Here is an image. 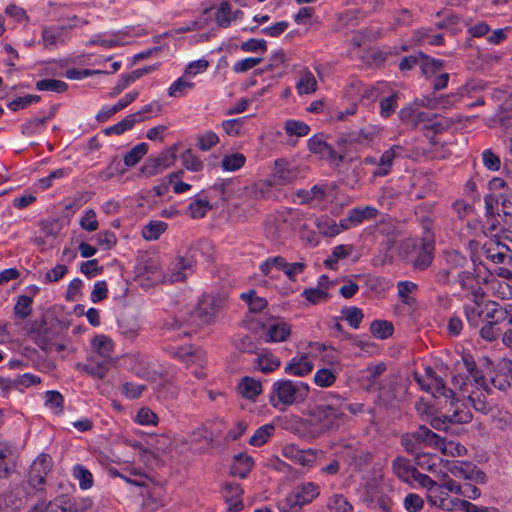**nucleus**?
<instances>
[{
  "label": "nucleus",
  "instance_id": "6",
  "mask_svg": "<svg viewBox=\"0 0 512 512\" xmlns=\"http://www.w3.org/2000/svg\"><path fill=\"white\" fill-rule=\"evenodd\" d=\"M489 276L490 273L485 265L473 260L472 270L458 271L455 283L459 284L465 297L479 299L480 295H484L482 285L488 282Z\"/></svg>",
  "mask_w": 512,
  "mask_h": 512
},
{
  "label": "nucleus",
  "instance_id": "42",
  "mask_svg": "<svg viewBox=\"0 0 512 512\" xmlns=\"http://www.w3.org/2000/svg\"><path fill=\"white\" fill-rule=\"evenodd\" d=\"M392 469L399 479L412 486V477L416 468L411 465L409 460L403 457L396 458L392 463Z\"/></svg>",
  "mask_w": 512,
  "mask_h": 512
},
{
  "label": "nucleus",
  "instance_id": "31",
  "mask_svg": "<svg viewBox=\"0 0 512 512\" xmlns=\"http://www.w3.org/2000/svg\"><path fill=\"white\" fill-rule=\"evenodd\" d=\"M170 354L185 362L187 366L196 364L199 367H203L206 363V354L204 351L199 349L193 350L191 347L171 348Z\"/></svg>",
  "mask_w": 512,
  "mask_h": 512
},
{
  "label": "nucleus",
  "instance_id": "9",
  "mask_svg": "<svg viewBox=\"0 0 512 512\" xmlns=\"http://www.w3.org/2000/svg\"><path fill=\"white\" fill-rule=\"evenodd\" d=\"M452 383L461 392L462 397L468 399L476 411L482 413L489 411L490 406L486 400V393L481 388H476L470 374L462 375L458 373L452 377Z\"/></svg>",
  "mask_w": 512,
  "mask_h": 512
},
{
  "label": "nucleus",
  "instance_id": "21",
  "mask_svg": "<svg viewBox=\"0 0 512 512\" xmlns=\"http://www.w3.org/2000/svg\"><path fill=\"white\" fill-rule=\"evenodd\" d=\"M483 253L487 259L496 264H502L512 259L510 248L497 239L486 241L483 245Z\"/></svg>",
  "mask_w": 512,
  "mask_h": 512
},
{
  "label": "nucleus",
  "instance_id": "15",
  "mask_svg": "<svg viewBox=\"0 0 512 512\" xmlns=\"http://www.w3.org/2000/svg\"><path fill=\"white\" fill-rule=\"evenodd\" d=\"M345 414L342 410L330 405H322L317 408L314 419L320 429V434L337 429L342 423Z\"/></svg>",
  "mask_w": 512,
  "mask_h": 512
},
{
  "label": "nucleus",
  "instance_id": "14",
  "mask_svg": "<svg viewBox=\"0 0 512 512\" xmlns=\"http://www.w3.org/2000/svg\"><path fill=\"white\" fill-rule=\"evenodd\" d=\"M196 250L190 249L183 256H178L171 262L166 282H179L184 280L193 270L196 263Z\"/></svg>",
  "mask_w": 512,
  "mask_h": 512
},
{
  "label": "nucleus",
  "instance_id": "12",
  "mask_svg": "<svg viewBox=\"0 0 512 512\" xmlns=\"http://www.w3.org/2000/svg\"><path fill=\"white\" fill-rule=\"evenodd\" d=\"M30 495L27 485H15L0 494V512H19Z\"/></svg>",
  "mask_w": 512,
  "mask_h": 512
},
{
  "label": "nucleus",
  "instance_id": "45",
  "mask_svg": "<svg viewBox=\"0 0 512 512\" xmlns=\"http://www.w3.org/2000/svg\"><path fill=\"white\" fill-rule=\"evenodd\" d=\"M315 224L319 230V232L328 237H334L338 234H340L343 231H346L347 229H344L341 226V220L339 223H336L335 220L327 217L322 216L320 218H317L315 221Z\"/></svg>",
  "mask_w": 512,
  "mask_h": 512
},
{
  "label": "nucleus",
  "instance_id": "38",
  "mask_svg": "<svg viewBox=\"0 0 512 512\" xmlns=\"http://www.w3.org/2000/svg\"><path fill=\"white\" fill-rule=\"evenodd\" d=\"M260 270L270 278H279L280 275L288 276L286 261L283 257L279 256L267 259L260 265Z\"/></svg>",
  "mask_w": 512,
  "mask_h": 512
},
{
  "label": "nucleus",
  "instance_id": "26",
  "mask_svg": "<svg viewBox=\"0 0 512 512\" xmlns=\"http://www.w3.org/2000/svg\"><path fill=\"white\" fill-rule=\"evenodd\" d=\"M319 495V488L312 482L295 487L290 495V507L302 506L313 501Z\"/></svg>",
  "mask_w": 512,
  "mask_h": 512
},
{
  "label": "nucleus",
  "instance_id": "46",
  "mask_svg": "<svg viewBox=\"0 0 512 512\" xmlns=\"http://www.w3.org/2000/svg\"><path fill=\"white\" fill-rule=\"evenodd\" d=\"M142 112H136L123 118L120 122L106 128V134L120 135L127 130H130L137 122L143 121Z\"/></svg>",
  "mask_w": 512,
  "mask_h": 512
},
{
  "label": "nucleus",
  "instance_id": "53",
  "mask_svg": "<svg viewBox=\"0 0 512 512\" xmlns=\"http://www.w3.org/2000/svg\"><path fill=\"white\" fill-rule=\"evenodd\" d=\"M302 296L306 299L309 304L318 305L321 303H325L330 299V295L328 293V286H324L321 288H308L304 289L302 292Z\"/></svg>",
  "mask_w": 512,
  "mask_h": 512
},
{
  "label": "nucleus",
  "instance_id": "3",
  "mask_svg": "<svg viewBox=\"0 0 512 512\" xmlns=\"http://www.w3.org/2000/svg\"><path fill=\"white\" fill-rule=\"evenodd\" d=\"M434 235L428 226L424 227V234L421 238L413 237L402 241L400 245V254L416 270L428 268L434 258Z\"/></svg>",
  "mask_w": 512,
  "mask_h": 512
},
{
  "label": "nucleus",
  "instance_id": "60",
  "mask_svg": "<svg viewBox=\"0 0 512 512\" xmlns=\"http://www.w3.org/2000/svg\"><path fill=\"white\" fill-rule=\"evenodd\" d=\"M288 335V329L284 322L271 323L266 331V340L270 342L284 341Z\"/></svg>",
  "mask_w": 512,
  "mask_h": 512
},
{
  "label": "nucleus",
  "instance_id": "34",
  "mask_svg": "<svg viewBox=\"0 0 512 512\" xmlns=\"http://www.w3.org/2000/svg\"><path fill=\"white\" fill-rule=\"evenodd\" d=\"M327 197V186L315 185L310 190H299L294 198L300 204L310 203L319 206Z\"/></svg>",
  "mask_w": 512,
  "mask_h": 512
},
{
  "label": "nucleus",
  "instance_id": "11",
  "mask_svg": "<svg viewBox=\"0 0 512 512\" xmlns=\"http://www.w3.org/2000/svg\"><path fill=\"white\" fill-rule=\"evenodd\" d=\"M463 365L466 372L470 374L474 380L476 388H481L486 394H490L493 388L505 390L510 386L509 381L504 375L496 374L494 377L487 379L478 370H476L475 363L470 356L463 357Z\"/></svg>",
  "mask_w": 512,
  "mask_h": 512
},
{
  "label": "nucleus",
  "instance_id": "2",
  "mask_svg": "<svg viewBox=\"0 0 512 512\" xmlns=\"http://www.w3.org/2000/svg\"><path fill=\"white\" fill-rule=\"evenodd\" d=\"M91 348L87 363L76 364V369L93 378L103 379L113 360L114 342L110 337L99 334L91 340Z\"/></svg>",
  "mask_w": 512,
  "mask_h": 512
},
{
  "label": "nucleus",
  "instance_id": "36",
  "mask_svg": "<svg viewBox=\"0 0 512 512\" xmlns=\"http://www.w3.org/2000/svg\"><path fill=\"white\" fill-rule=\"evenodd\" d=\"M243 489L237 483H228L223 490V497L230 512L241 511L244 507L242 501Z\"/></svg>",
  "mask_w": 512,
  "mask_h": 512
},
{
  "label": "nucleus",
  "instance_id": "52",
  "mask_svg": "<svg viewBox=\"0 0 512 512\" xmlns=\"http://www.w3.org/2000/svg\"><path fill=\"white\" fill-rule=\"evenodd\" d=\"M44 405L53 414L60 415L64 408V397L55 390H49L44 393Z\"/></svg>",
  "mask_w": 512,
  "mask_h": 512
},
{
  "label": "nucleus",
  "instance_id": "5",
  "mask_svg": "<svg viewBox=\"0 0 512 512\" xmlns=\"http://www.w3.org/2000/svg\"><path fill=\"white\" fill-rule=\"evenodd\" d=\"M288 183V162L275 161L274 171L270 179L258 181L251 186V194L255 198H280L286 197L285 187Z\"/></svg>",
  "mask_w": 512,
  "mask_h": 512
},
{
  "label": "nucleus",
  "instance_id": "29",
  "mask_svg": "<svg viewBox=\"0 0 512 512\" xmlns=\"http://www.w3.org/2000/svg\"><path fill=\"white\" fill-rule=\"evenodd\" d=\"M466 92L467 88L461 87L457 92L450 93L439 99L424 97L422 98V105L430 109H448L459 102Z\"/></svg>",
  "mask_w": 512,
  "mask_h": 512
},
{
  "label": "nucleus",
  "instance_id": "35",
  "mask_svg": "<svg viewBox=\"0 0 512 512\" xmlns=\"http://www.w3.org/2000/svg\"><path fill=\"white\" fill-rule=\"evenodd\" d=\"M346 96L357 103L364 99L375 101L379 97V88L366 86L360 82L352 83L346 90Z\"/></svg>",
  "mask_w": 512,
  "mask_h": 512
},
{
  "label": "nucleus",
  "instance_id": "58",
  "mask_svg": "<svg viewBox=\"0 0 512 512\" xmlns=\"http://www.w3.org/2000/svg\"><path fill=\"white\" fill-rule=\"evenodd\" d=\"M241 299L246 302L250 312L258 313L267 306L266 299L258 296L254 290L242 293Z\"/></svg>",
  "mask_w": 512,
  "mask_h": 512
},
{
  "label": "nucleus",
  "instance_id": "56",
  "mask_svg": "<svg viewBox=\"0 0 512 512\" xmlns=\"http://www.w3.org/2000/svg\"><path fill=\"white\" fill-rule=\"evenodd\" d=\"M326 507L328 512H354L351 503L341 494L332 495Z\"/></svg>",
  "mask_w": 512,
  "mask_h": 512
},
{
  "label": "nucleus",
  "instance_id": "47",
  "mask_svg": "<svg viewBox=\"0 0 512 512\" xmlns=\"http://www.w3.org/2000/svg\"><path fill=\"white\" fill-rule=\"evenodd\" d=\"M338 373V369L330 367L320 368L314 374V383L321 388L331 387L335 384Z\"/></svg>",
  "mask_w": 512,
  "mask_h": 512
},
{
  "label": "nucleus",
  "instance_id": "59",
  "mask_svg": "<svg viewBox=\"0 0 512 512\" xmlns=\"http://www.w3.org/2000/svg\"><path fill=\"white\" fill-rule=\"evenodd\" d=\"M238 15H242L240 10L232 12L230 4L222 3L216 12V22L221 27H227Z\"/></svg>",
  "mask_w": 512,
  "mask_h": 512
},
{
  "label": "nucleus",
  "instance_id": "40",
  "mask_svg": "<svg viewBox=\"0 0 512 512\" xmlns=\"http://www.w3.org/2000/svg\"><path fill=\"white\" fill-rule=\"evenodd\" d=\"M296 90L299 95L312 94L317 90V81L311 71L301 68L297 71Z\"/></svg>",
  "mask_w": 512,
  "mask_h": 512
},
{
  "label": "nucleus",
  "instance_id": "49",
  "mask_svg": "<svg viewBox=\"0 0 512 512\" xmlns=\"http://www.w3.org/2000/svg\"><path fill=\"white\" fill-rule=\"evenodd\" d=\"M246 163L244 154L235 152L225 154L220 162V167L225 172H234L240 170Z\"/></svg>",
  "mask_w": 512,
  "mask_h": 512
},
{
  "label": "nucleus",
  "instance_id": "16",
  "mask_svg": "<svg viewBox=\"0 0 512 512\" xmlns=\"http://www.w3.org/2000/svg\"><path fill=\"white\" fill-rule=\"evenodd\" d=\"M471 303L464 305V314L467 322L472 327H477L482 319H491L489 311H492V306L489 304H495V302L485 300L484 295H480L479 299L475 297L468 298Z\"/></svg>",
  "mask_w": 512,
  "mask_h": 512
},
{
  "label": "nucleus",
  "instance_id": "57",
  "mask_svg": "<svg viewBox=\"0 0 512 512\" xmlns=\"http://www.w3.org/2000/svg\"><path fill=\"white\" fill-rule=\"evenodd\" d=\"M419 66L422 73L429 78L434 76L442 68L443 61L425 55H420Z\"/></svg>",
  "mask_w": 512,
  "mask_h": 512
},
{
  "label": "nucleus",
  "instance_id": "7",
  "mask_svg": "<svg viewBox=\"0 0 512 512\" xmlns=\"http://www.w3.org/2000/svg\"><path fill=\"white\" fill-rule=\"evenodd\" d=\"M443 267L434 272L435 281L440 285L455 284L458 271H464L468 258L456 250H446L442 254Z\"/></svg>",
  "mask_w": 512,
  "mask_h": 512
},
{
  "label": "nucleus",
  "instance_id": "23",
  "mask_svg": "<svg viewBox=\"0 0 512 512\" xmlns=\"http://www.w3.org/2000/svg\"><path fill=\"white\" fill-rule=\"evenodd\" d=\"M404 148L401 145H393L384 151L378 159L377 167L372 171L374 177H384L388 175L392 169L393 162L396 158L401 157Z\"/></svg>",
  "mask_w": 512,
  "mask_h": 512
},
{
  "label": "nucleus",
  "instance_id": "50",
  "mask_svg": "<svg viewBox=\"0 0 512 512\" xmlns=\"http://www.w3.org/2000/svg\"><path fill=\"white\" fill-rule=\"evenodd\" d=\"M290 461L303 467H311L316 462V455L311 450H300L290 445Z\"/></svg>",
  "mask_w": 512,
  "mask_h": 512
},
{
  "label": "nucleus",
  "instance_id": "43",
  "mask_svg": "<svg viewBox=\"0 0 512 512\" xmlns=\"http://www.w3.org/2000/svg\"><path fill=\"white\" fill-rule=\"evenodd\" d=\"M238 392L246 399L255 400L262 392V384L252 377H243L237 387Z\"/></svg>",
  "mask_w": 512,
  "mask_h": 512
},
{
  "label": "nucleus",
  "instance_id": "19",
  "mask_svg": "<svg viewBox=\"0 0 512 512\" xmlns=\"http://www.w3.org/2000/svg\"><path fill=\"white\" fill-rule=\"evenodd\" d=\"M93 505V501L89 497L82 496H61L50 504L51 510L54 507L59 508L62 512H85Z\"/></svg>",
  "mask_w": 512,
  "mask_h": 512
},
{
  "label": "nucleus",
  "instance_id": "4",
  "mask_svg": "<svg viewBox=\"0 0 512 512\" xmlns=\"http://www.w3.org/2000/svg\"><path fill=\"white\" fill-rule=\"evenodd\" d=\"M219 308L220 302L216 297L204 295L199 300L194 314L191 315L189 320L181 322L178 319H173L171 323L167 324L168 329L177 332V334L171 336V338L189 336L193 331V327L211 323L219 311Z\"/></svg>",
  "mask_w": 512,
  "mask_h": 512
},
{
  "label": "nucleus",
  "instance_id": "28",
  "mask_svg": "<svg viewBox=\"0 0 512 512\" xmlns=\"http://www.w3.org/2000/svg\"><path fill=\"white\" fill-rule=\"evenodd\" d=\"M466 92L467 88L461 87L457 92L450 93L439 99L424 97L422 98V105L430 109H448L459 102Z\"/></svg>",
  "mask_w": 512,
  "mask_h": 512
},
{
  "label": "nucleus",
  "instance_id": "17",
  "mask_svg": "<svg viewBox=\"0 0 512 512\" xmlns=\"http://www.w3.org/2000/svg\"><path fill=\"white\" fill-rule=\"evenodd\" d=\"M52 459L48 454H40L31 464L27 482L20 485H27L30 494L45 481L51 470Z\"/></svg>",
  "mask_w": 512,
  "mask_h": 512
},
{
  "label": "nucleus",
  "instance_id": "8",
  "mask_svg": "<svg viewBox=\"0 0 512 512\" xmlns=\"http://www.w3.org/2000/svg\"><path fill=\"white\" fill-rule=\"evenodd\" d=\"M67 19L72 23L68 26L53 25L44 27L42 30V43L46 49L53 50L68 43L71 39V29L81 27L88 23V20L80 18L77 15L68 16Z\"/></svg>",
  "mask_w": 512,
  "mask_h": 512
},
{
  "label": "nucleus",
  "instance_id": "32",
  "mask_svg": "<svg viewBox=\"0 0 512 512\" xmlns=\"http://www.w3.org/2000/svg\"><path fill=\"white\" fill-rule=\"evenodd\" d=\"M419 107H424L422 99L415 100L413 103L400 109L398 113L400 121L405 125L413 127L423 122L426 119V115L418 110Z\"/></svg>",
  "mask_w": 512,
  "mask_h": 512
},
{
  "label": "nucleus",
  "instance_id": "41",
  "mask_svg": "<svg viewBox=\"0 0 512 512\" xmlns=\"http://www.w3.org/2000/svg\"><path fill=\"white\" fill-rule=\"evenodd\" d=\"M354 251L351 244H341L333 247L331 254L324 260L326 268L336 270L341 260L348 258Z\"/></svg>",
  "mask_w": 512,
  "mask_h": 512
},
{
  "label": "nucleus",
  "instance_id": "55",
  "mask_svg": "<svg viewBox=\"0 0 512 512\" xmlns=\"http://www.w3.org/2000/svg\"><path fill=\"white\" fill-rule=\"evenodd\" d=\"M440 462L441 459L438 456L426 453L418 455L416 459V464L420 469L428 471L435 476H438V467Z\"/></svg>",
  "mask_w": 512,
  "mask_h": 512
},
{
  "label": "nucleus",
  "instance_id": "37",
  "mask_svg": "<svg viewBox=\"0 0 512 512\" xmlns=\"http://www.w3.org/2000/svg\"><path fill=\"white\" fill-rule=\"evenodd\" d=\"M313 357L309 354V348L303 353H299L297 356L290 360V374L296 376H305L313 370Z\"/></svg>",
  "mask_w": 512,
  "mask_h": 512
},
{
  "label": "nucleus",
  "instance_id": "22",
  "mask_svg": "<svg viewBox=\"0 0 512 512\" xmlns=\"http://www.w3.org/2000/svg\"><path fill=\"white\" fill-rule=\"evenodd\" d=\"M377 214L378 210L373 206L355 207L349 210L345 218L341 219V226L349 230L366 220L375 218Z\"/></svg>",
  "mask_w": 512,
  "mask_h": 512
},
{
  "label": "nucleus",
  "instance_id": "63",
  "mask_svg": "<svg viewBox=\"0 0 512 512\" xmlns=\"http://www.w3.org/2000/svg\"><path fill=\"white\" fill-rule=\"evenodd\" d=\"M72 474L79 482L82 490H87L93 485V477L91 472L82 465H75L72 469Z\"/></svg>",
  "mask_w": 512,
  "mask_h": 512
},
{
  "label": "nucleus",
  "instance_id": "25",
  "mask_svg": "<svg viewBox=\"0 0 512 512\" xmlns=\"http://www.w3.org/2000/svg\"><path fill=\"white\" fill-rule=\"evenodd\" d=\"M428 504L432 507L440 508L444 511H458L461 504V499L450 497L448 492L438 488L436 492L431 495H426Z\"/></svg>",
  "mask_w": 512,
  "mask_h": 512
},
{
  "label": "nucleus",
  "instance_id": "10",
  "mask_svg": "<svg viewBox=\"0 0 512 512\" xmlns=\"http://www.w3.org/2000/svg\"><path fill=\"white\" fill-rule=\"evenodd\" d=\"M414 437L416 440H423L425 444L439 449L444 455L457 457L467 453L464 445L451 440H445L425 426H420Z\"/></svg>",
  "mask_w": 512,
  "mask_h": 512
},
{
  "label": "nucleus",
  "instance_id": "54",
  "mask_svg": "<svg viewBox=\"0 0 512 512\" xmlns=\"http://www.w3.org/2000/svg\"><path fill=\"white\" fill-rule=\"evenodd\" d=\"M168 225L163 221H150L142 229V236L148 241H155L167 230Z\"/></svg>",
  "mask_w": 512,
  "mask_h": 512
},
{
  "label": "nucleus",
  "instance_id": "61",
  "mask_svg": "<svg viewBox=\"0 0 512 512\" xmlns=\"http://www.w3.org/2000/svg\"><path fill=\"white\" fill-rule=\"evenodd\" d=\"M309 393L308 384L302 381H290V404L300 403L306 399Z\"/></svg>",
  "mask_w": 512,
  "mask_h": 512
},
{
  "label": "nucleus",
  "instance_id": "64",
  "mask_svg": "<svg viewBox=\"0 0 512 512\" xmlns=\"http://www.w3.org/2000/svg\"><path fill=\"white\" fill-rule=\"evenodd\" d=\"M274 432V426L270 424L259 427L249 439V444L259 447L265 444Z\"/></svg>",
  "mask_w": 512,
  "mask_h": 512
},
{
  "label": "nucleus",
  "instance_id": "20",
  "mask_svg": "<svg viewBox=\"0 0 512 512\" xmlns=\"http://www.w3.org/2000/svg\"><path fill=\"white\" fill-rule=\"evenodd\" d=\"M290 432L301 438H315L320 435V429L316 425L314 415L308 417L291 416Z\"/></svg>",
  "mask_w": 512,
  "mask_h": 512
},
{
  "label": "nucleus",
  "instance_id": "62",
  "mask_svg": "<svg viewBox=\"0 0 512 512\" xmlns=\"http://www.w3.org/2000/svg\"><path fill=\"white\" fill-rule=\"evenodd\" d=\"M370 331L378 339H387L393 333V325L386 320H375L370 325Z\"/></svg>",
  "mask_w": 512,
  "mask_h": 512
},
{
  "label": "nucleus",
  "instance_id": "48",
  "mask_svg": "<svg viewBox=\"0 0 512 512\" xmlns=\"http://www.w3.org/2000/svg\"><path fill=\"white\" fill-rule=\"evenodd\" d=\"M417 289V284L412 281H400L397 283L398 297L403 304L410 307L416 304L414 293Z\"/></svg>",
  "mask_w": 512,
  "mask_h": 512
},
{
  "label": "nucleus",
  "instance_id": "33",
  "mask_svg": "<svg viewBox=\"0 0 512 512\" xmlns=\"http://www.w3.org/2000/svg\"><path fill=\"white\" fill-rule=\"evenodd\" d=\"M139 93L138 91H131L129 93H127L123 98H121L117 103H115L114 105H106V106H103L99 112L97 113L96 115V119L99 121V122H106L109 120V118L116 114L117 112L123 110L124 108H126L129 104H131L132 102H134L137 97H138Z\"/></svg>",
  "mask_w": 512,
  "mask_h": 512
},
{
  "label": "nucleus",
  "instance_id": "51",
  "mask_svg": "<svg viewBox=\"0 0 512 512\" xmlns=\"http://www.w3.org/2000/svg\"><path fill=\"white\" fill-rule=\"evenodd\" d=\"M194 86L195 84L183 74L169 86L168 95L174 98L184 97Z\"/></svg>",
  "mask_w": 512,
  "mask_h": 512
},
{
  "label": "nucleus",
  "instance_id": "30",
  "mask_svg": "<svg viewBox=\"0 0 512 512\" xmlns=\"http://www.w3.org/2000/svg\"><path fill=\"white\" fill-rule=\"evenodd\" d=\"M140 276L155 285L158 283L166 282V274H164L159 266V263L152 259H145L139 266Z\"/></svg>",
  "mask_w": 512,
  "mask_h": 512
},
{
  "label": "nucleus",
  "instance_id": "1",
  "mask_svg": "<svg viewBox=\"0 0 512 512\" xmlns=\"http://www.w3.org/2000/svg\"><path fill=\"white\" fill-rule=\"evenodd\" d=\"M415 381L420 385L422 390L429 392L435 398H443L449 409L443 418L434 417L431 419V426L437 430H447L449 424L468 423L472 419L469 410L460 407L455 398V392L446 388L442 378L436 375L431 367L424 369V374L414 373Z\"/></svg>",
  "mask_w": 512,
  "mask_h": 512
},
{
  "label": "nucleus",
  "instance_id": "18",
  "mask_svg": "<svg viewBox=\"0 0 512 512\" xmlns=\"http://www.w3.org/2000/svg\"><path fill=\"white\" fill-rule=\"evenodd\" d=\"M308 348L309 354L312 357L319 358L324 365H327L330 368L340 370V353L334 347L327 346L318 342H311L308 344Z\"/></svg>",
  "mask_w": 512,
  "mask_h": 512
},
{
  "label": "nucleus",
  "instance_id": "39",
  "mask_svg": "<svg viewBox=\"0 0 512 512\" xmlns=\"http://www.w3.org/2000/svg\"><path fill=\"white\" fill-rule=\"evenodd\" d=\"M270 403L280 411L288 408V381L280 380L274 383Z\"/></svg>",
  "mask_w": 512,
  "mask_h": 512
},
{
  "label": "nucleus",
  "instance_id": "27",
  "mask_svg": "<svg viewBox=\"0 0 512 512\" xmlns=\"http://www.w3.org/2000/svg\"><path fill=\"white\" fill-rule=\"evenodd\" d=\"M17 448L8 441H0V479L7 478L14 468Z\"/></svg>",
  "mask_w": 512,
  "mask_h": 512
},
{
  "label": "nucleus",
  "instance_id": "44",
  "mask_svg": "<svg viewBox=\"0 0 512 512\" xmlns=\"http://www.w3.org/2000/svg\"><path fill=\"white\" fill-rule=\"evenodd\" d=\"M254 465L253 458L247 454L239 453L234 456L231 473L240 478H245Z\"/></svg>",
  "mask_w": 512,
  "mask_h": 512
},
{
  "label": "nucleus",
  "instance_id": "24",
  "mask_svg": "<svg viewBox=\"0 0 512 512\" xmlns=\"http://www.w3.org/2000/svg\"><path fill=\"white\" fill-rule=\"evenodd\" d=\"M449 471L454 477L473 481L475 483H485L486 481L485 473L475 465L469 463L453 464L449 467Z\"/></svg>",
  "mask_w": 512,
  "mask_h": 512
},
{
  "label": "nucleus",
  "instance_id": "13",
  "mask_svg": "<svg viewBox=\"0 0 512 512\" xmlns=\"http://www.w3.org/2000/svg\"><path fill=\"white\" fill-rule=\"evenodd\" d=\"M176 149V146H171L162 151L158 156L149 157L141 167V174L148 178L158 175L173 166L176 160Z\"/></svg>",
  "mask_w": 512,
  "mask_h": 512
}]
</instances>
